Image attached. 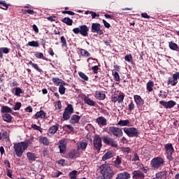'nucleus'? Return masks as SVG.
<instances>
[{"label":"nucleus","instance_id":"nucleus-1","mask_svg":"<svg viewBox=\"0 0 179 179\" xmlns=\"http://www.w3.org/2000/svg\"><path fill=\"white\" fill-rule=\"evenodd\" d=\"M29 148V143L27 142H20L14 143L13 149L15 152L17 157H22L23 153L25 150H27Z\"/></svg>","mask_w":179,"mask_h":179},{"label":"nucleus","instance_id":"nucleus-2","mask_svg":"<svg viewBox=\"0 0 179 179\" xmlns=\"http://www.w3.org/2000/svg\"><path fill=\"white\" fill-rule=\"evenodd\" d=\"M102 176L106 179H111L114 176V171L111 167L107 164H102L100 167Z\"/></svg>","mask_w":179,"mask_h":179},{"label":"nucleus","instance_id":"nucleus-3","mask_svg":"<svg viewBox=\"0 0 179 179\" xmlns=\"http://www.w3.org/2000/svg\"><path fill=\"white\" fill-rule=\"evenodd\" d=\"M73 31L74 34H80L83 37L89 36V28L85 24L74 28Z\"/></svg>","mask_w":179,"mask_h":179},{"label":"nucleus","instance_id":"nucleus-4","mask_svg":"<svg viewBox=\"0 0 179 179\" xmlns=\"http://www.w3.org/2000/svg\"><path fill=\"white\" fill-rule=\"evenodd\" d=\"M150 164L154 170H159V169H162V166L164 164V159L157 157L151 160Z\"/></svg>","mask_w":179,"mask_h":179},{"label":"nucleus","instance_id":"nucleus-5","mask_svg":"<svg viewBox=\"0 0 179 179\" xmlns=\"http://www.w3.org/2000/svg\"><path fill=\"white\" fill-rule=\"evenodd\" d=\"M164 149L166 151V159H168L169 162H173V160H174V157H173V154L174 153V147H173V144H165Z\"/></svg>","mask_w":179,"mask_h":179},{"label":"nucleus","instance_id":"nucleus-6","mask_svg":"<svg viewBox=\"0 0 179 179\" xmlns=\"http://www.w3.org/2000/svg\"><path fill=\"white\" fill-rule=\"evenodd\" d=\"M107 132L109 135H113L114 136H116V138H121L122 137V135H124L122 129L114 126L110 127Z\"/></svg>","mask_w":179,"mask_h":179},{"label":"nucleus","instance_id":"nucleus-7","mask_svg":"<svg viewBox=\"0 0 179 179\" xmlns=\"http://www.w3.org/2000/svg\"><path fill=\"white\" fill-rule=\"evenodd\" d=\"M123 131L129 138H134V136L136 137L139 136V131H138L137 129L134 127H124Z\"/></svg>","mask_w":179,"mask_h":179},{"label":"nucleus","instance_id":"nucleus-8","mask_svg":"<svg viewBox=\"0 0 179 179\" xmlns=\"http://www.w3.org/2000/svg\"><path fill=\"white\" fill-rule=\"evenodd\" d=\"M103 142L108 146H111V148H118V143L114 138L108 137V136H104L103 138Z\"/></svg>","mask_w":179,"mask_h":179},{"label":"nucleus","instance_id":"nucleus-9","mask_svg":"<svg viewBox=\"0 0 179 179\" xmlns=\"http://www.w3.org/2000/svg\"><path fill=\"white\" fill-rule=\"evenodd\" d=\"M92 33H96L99 36H103L104 31L101 29V25L99 23H92L91 27Z\"/></svg>","mask_w":179,"mask_h":179},{"label":"nucleus","instance_id":"nucleus-10","mask_svg":"<svg viewBox=\"0 0 179 179\" xmlns=\"http://www.w3.org/2000/svg\"><path fill=\"white\" fill-rule=\"evenodd\" d=\"M94 146L96 149L97 152H100V150L101 149V146H103V145L101 144V138H100V136L99 135L94 136Z\"/></svg>","mask_w":179,"mask_h":179},{"label":"nucleus","instance_id":"nucleus-11","mask_svg":"<svg viewBox=\"0 0 179 179\" xmlns=\"http://www.w3.org/2000/svg\"><path fill=\"white\" fill-rule=\"evenodd\" d=\"M159 104H161V106H163L164 108H173V107H174V106H176L177 103L174 101H160Z\"/></svg>","mask_w":179,"mask_h":179},{"label":"nucleus","instance_id":"nucleus-12","mask_svg":"<svg viewBox=\"0 0 179 179\" xmlns=\"http://www.w3.org/2000/svg\"><path fill=\"white\" fill-rule=\"evenodd\" d=\"M59 152L62 155H65L66 153V141L65 139L60 140L59 141Z\"/></svg>","mask_w":179,"mask_h":179},{"label":"nucleus","instance_id":"nucleus-13","mask_svg":"<svg viewBox=\"0 0 179 179\" xmlns=\"http://www.w3.org/2000/svg\"><path fill=\"white\" fill-rule=\"evenodd\" d=\"M133 179H145V173L141 171H134L133 172Z\"/></svg>","mask_w":179,"mask_h":179},{"label":"nucleus","instance_id":"nucleus-14","mask_svg":"<svg viewBox=\"0 0 179 179\" xmlns=\"http://www.w3.org/2000/svg\"><path fill=\"white\" fill-rule=\"evenodd\" d=\"M134 99L136 106H141L145 104V101L143 100V99H142V97H141V96L134 95Z\"/></svg>","mask_w":179,"mask_h":179},{"label":"nucleus","instance_id":"nucleus-15","mask_svg":"<svg viewBox=\"0 0 179 179\" xmlns=\"http://www.w3.org/2000/svg\"><path fill=\"white\" fill-rule=\"evenodd\" d=\"M58 129H59V124H56L49 128L48 134H50V135H55Z\"/></svg>","mask_w":179,"mask_h":179},{"label":"nucleus","instance_id":"nucleus-16","mask_svg":"<svg viewBox=\"0 0 179 179\" xmlns=\"http://www.w3.org/2000/svg\"><path fill=\"white\" fill-rule=\"evenodd\" d=\"M96 122L98 123L100 127H105V125H107V119L103 116H101L96 118Z\"/></svg>","mask_w":179,"mask_h":179},{"label":"nucleus","instance_id":"nucleus-17","mask_svg":"<svg viewBox=\"0 0 179 179\" xmlns=\"http://www.w3.org/2000/svg\"><path fill=\"white\" fill-rule=\"evenodd\" d=\"M39 143H41L44 146H48L50 145V139L45 136H40Z\"/></svg>","mask_w":179,"mask_h":179},{"label":"nucleus","instance_id":"nucleus-18","mask_svg":"<svg viewBox=\"0 0 179 179\" xmlns=\"http://www.w3.org/2000/svg\"><path fill=\"white\" fill-rule=\"evenodd\" d=\"M94 96L97 100H104L106 99V94L103 91H96Z\"/></svg>","mask_w":179,"mask_h":179},{"label":"nucleus","instance_id":"nucleus-19","mask_svg":"<svg viewBox=\"0 0 179 179\" xmlns=\"http://www.w3.org/2000/svg\"><path fill=\"white\" fill-rule=\"evenodd\" d=\"M84 103L88 106H91V107H96V102H94V101L92 100L88 96H85Z\"/></svg>","mask_w":179,"mask_h":179},{"label":"nucleus","instance_id":"nucleus-20","mask_svg":"<svg viewBox=\"0 0 179 179\" xmlns=\"http://www.w3.org/2000/svg\"><path fill=\"white\" fill-rule=\"evenodd\" d=\"M80 120V116L78 115H72L70 120V122L71 124H78Z\"/></svg>","mask_w":179,"mask_h":179},{"label":"nucleus","instance_id":"nucleus-21","mask_svg":"<svg viewBox=\"0 0 179 179\" xmlns=\"http://www.w3.org/2000/svg\"><path fill=\"white\" fill-rule=\"evenodd\" d=\"M156 178L158 179H167V171H161L156 173Z\"/></svg>","mask_w":179,"mask_h":179},{"label":"nucleus","instance_id":"nucleus-22","mask_svg":"<svg viewBox=\"0 0 179 179\" xmlns=\"http://www.w3.org/2000/svg\"><path fill=\"white\" fill-rule=\"evenodd\" d=\"M111 157H114V153L113 152V151H108L102 157V160H108V159H111Z\"/></svg>","mask_w":179,"mask_h":179},{"label":"nucleus","instance_id":"nucleus-23","mask_svg":"<svg viewBox=\"0 0 179 179\" xmlns=\"http://www.w3.org/2000/svg\"><path fill=\"white\" fill-rule=\"evenodd\" d=\"M78 150H73L69 152L68 156H69V159H73H73H76V157H78Z\"/></svg>","mask_w":179,"mask_h":179},{"label":"nucleus","instance_id":"nucleus-24","mask_svg":"<svg viewBox=\"0 0 179 179\" xmlns=\"http://www.w3.org/2000/svg\"><path fill=\"white\" fill-rule=\"evenodd\" d=\"M169 45L171 50H173V51H179V47L178 45H177V43L171 41L169 43Z\"/></svg>","mask_w":179,"mask_h":179},{"label":"nucleus","instance_id":"nucleus-25","mask_svg":"<svg viewBox=\"0 0 179 179\" xmlns=\"http://www.w3.org/2000/svg\"><path fill=\"white\" fill-rule=\"evenodd\" d=\"M34 118H36V120H38V118H45V112H44V110H41L39 112H37L35 115H34Z\"/></svg>","mask_w":179,"mask_h":179},{"label":"nucleus","instance_id":"nucleus-26","mask_svg":"<svg viewBox=\"0 0 179 179\" xmlns=\"http://www.w3.org/2000/svg\"><path fill=\"white\" fill-rule=\"evenodd\" d=\"M27 157L29 159V162H36V159H37V157H36V154L28 152L27 153Z\"/></svg>","mask_w":179,"mask_h":179},{"label":"nucleus","instance_id":"nucleus-27","mask_svg":"<svg viewBox=\"0 0 179 179\" xmlns=\"http://www.w3.org/2000/svg\"><path fill=\"white\" fill-rule=\"evenodd\" d=\"M86 148H87V142L80 141L78 143V150H85V149H86Z\"/></svg>","mask_w":179,"mask_h":179},{"label":"nucleus","instance_id":"nucleus-28","mask_svg":"<svg viewBox=\"0 0 179 179\" xmlns=\"http://www.w3.org/2000/svg\"><path fill=\"white\" fill-rule=\"evenodd\" d=\"M27 47H35L36 48H37L40 47V43L37 41H32L28 42V43L27 44Z\"/></svg>","mask_w":179,"mask_h":179},{"label":"nucleus","instance_id":"nucleus-29","mask_svg":"<svg viewBox=\"0 0 179 179\" xmlns=\"http://www.w3.org/2000/svg\"><path fill=\"white\" fill-rule=\"evenodd\" d=\"M153 87H155V83L152 80H150L147 83V90L148 92H153Z\"/></svg>","mask_w":179,"mask_h":179},{"label":"nucleus","instance_id":"nucleus-30","mask_svg":"<svg viewBox=\"0 0 179 179\" xmlns=\"http://www.w3.org/2000/svg\"><path fill=\"white\" fill-rule=\"evenodd\" d=\"M117 125L120 127H129V121L128 120H120L117 122Z\"/></svg>","mask_w":179,"mask_h":179},{"label":"nucleus","instance_id":"nucleus-31","mask_svg":"<svg viewBox=\"0 0 179 179\" xmlns=\"http://www.w3.org/2000/svg\"><path fill=\"white\" fill-rule=\"evenodd\" d=\"M1 113L2 114H7V113H12V108L6 106H2L1 109Z\"/></svg>","mask_w":179,"mask_h":179},{"label":"nucleus","instance_id":"nucleus-32","mask_svg":"<svg viewBox=\"0 0 179 179\" xmlns=\"http://www.w3.org/2000/svg\"><path fill=\"white\" fill-rule=\"evenodd\" d=\"M3 121L6 122H12V115L8 113H5L2 115Z\"/></svg>","mask_w":179,"mask_h":179},{"label":"nucleus","instance_id":"nucleus-33","mask_svg":"<svg viewBox=\"0 0 179 179\" xmlns=\"http://www.w3.org/2000/svg\"><path fill=\"white\" fill-rule=\"evenodd\" d=\"M8 8H9V4H7L6 1H0V9H3V10H8Z\"/></svg>","mask_w":179,"mask_h":179},{"label":"nucleus","instance_id":"nucleus-34","mask_svg":"<svg viewBox=\"0 0 179 179\" xmlns=\"http://www.w3.org/2000/svg\"><path fill=\"white\" fill-rule=\"evenodd\" d=\"M15 96H17V97H20V94H23V93H24V91L19 87H15Z\"/></svg>","mask_w":179,"mask_h":179},{"label":"nucleus","instance_id":"nucleus-35","mask_svg":"<svg viewBox=\"0 0 179 179\" xmlns=\"http://www.w3.org/2000/svg\"><path fill=\"white\" fill-rule=\"evenodd\" d=\"M9 49L8 48H0V58H3V54H8Z\"/></svg>","mask_w":179,"mask_h":179},{"label":"nucleus","instance_id":"nucleus-36","mask_svg":"<svg viewBox=\"0 0 179 179\" xmlns=\"http://www.w3.org/2000/svg\"><path fill=\"white\" fill-rule=\"evenodd\" d=\"M85 15H91L92 19H96V17H99L100 16L99 14L93 11H90V10L85 11Z\"/></svg>","mask_w":179,"mask_h":179},{"label":"nucleus","instance_id":"nucleus-37","mask_svg":"<svg viewBox=\"0 0 179 179\" xmlns=\"http://www.w3.org/2000/svg\"><path fill=\"white\" fill-rule=\"evenodd\" d=\"M71 115H72V113L64 110L63 113V118L64 120L68 121V120L71 119Z\"/></svg>","mask_w":179,"mask_h":179},{"label":"nucleus","instance_id":"nucleus-38","mask_svg":"<svg viewBox=\"0 0 179 179\" xmlns=\"http://www.w3.org/2000/svg\"><path fill=\"white\" fill-rule=\"evenodd\" d=\"M64 111H67V113L73 114V106L71 103H68L67 106L64 109Z\"/></svg>","mask_w":179,"mask_h":179},{"label":"nucleus","instance_id":"nucleus-39","mask_svg":"<svg viewBox=\"0 0 179 179\" xmlns=\"http://www.w3.org/2000/svg\"><path fill=\"white\" fill-rule=\"evenodd\" d=\"M49 22H55L56 23H59V18L57 16H50L47 17Z\"/></svg>","mask_w":179,"mask_h":179},{"label":"nucleus","instance_id":"nucleus-40","mask_svg":"<svg viewBox=\"0 0 179 179\" xmlns=\"http://www.w3.org/2000/svg\"><path fill=\"white\" fill-rule=\"evenodd\" d=\"M29 65H31V66H33L34 69H36V71H37L38 72H40V73L43 72V69L38 68V65H37V64H34L33 63V62H29Z\"/></svg>","mask_w":179,"mask_h":179},{"label":"nucleus","instance_id":"nucleus-41","mask_svg":"<svg viewBox=\"0 0 179 179\" xmlns=\"http://www.w3.org/2000/svg\"><path fill=\"white\" fill-rule=\"evenodd\" d=\"M80 55L85 58L90 57V53L85 49H80Z\"/></svg>","mask_w":179,"mask_h":179},{"label":"nucleus","instance_id":"nucleus-42","mask_svg":"<svg viewBox=\"0 0 179 179\" xmlns=\"http://www.w3.org/2000/svg\"><path fill=\"white\" fill-rule=\"evenodd\" d=\"M122 162V158L120 157V156H117L116 159L114 162L115 166L118 167V166L121 165Z\"/></svg>","mask_w":179,"mask_h":179},{"label":"nucleus","instance_id":"nucleus-43","mask_svg":"<svg viewBox=\"0 0 179 179\" xmlns=\"http://www.w3.org/2000/svg\"><path fill=\"white\" fill-rule=\"evenodd\" d=\"M78 75H79L80 78H81V79H83V80H85L86 82H87L89 80V77H87V76H86V74H85V73L80 71V72H78Z\"/></svg>","mask_w":179,"mask_h":179},{"label":"nucleus","instance_id":"nucleus-44","mask_svg":"<svg viewBox=\"0 0 179 179\" xmlns=\"http://www.w3.org/2000/svg\"><path fill=\"white\" fill-rule=\"evenodd\" d=\"M60 40L62 43V47H65V48H67L68 44H66V38H65V36H62Z\"/></svg>","mask_w":179,"mask_h":179},{"label":"nucleus","instance_id":"nucleus-45","mask_svg":"<svg viewBox=\"0 0 179 179\" xmlns=\"http://www.w3.org/2000/svg\"><path fill=\"white\" fill-rule=\"evenodd\" d=\"M36 58H38V59H45V57H44V54L43 52H38L35 54Z\"/></svg>","mask_w":179,"mask_h":179},{"label":"nucleus","instance_id":"nucleus-46","mask_svg":"<svg viewBox=\"0 0 179 179\" xmlns=\"http://www.w3.org/2000/svg\"><path fill=\"white\" fill-rule=\"evenodd\" d=\"M113 79L115 80V82H120V74H118V72L114 71L113 72Z\"/></svg>","mask_w":179,"mask_h":179},{"label":"nucleus","instance_id":"nucleus-47","mask_svg":"<svg viewBox=\"0 0 179 179\" xmlns=\"http://www.w3.org/2000/svg\"><path fill=\"white\" fill-rule=\"evenodd\" d=\"M78 171H73L69 173V177L71 179H76V176H77Z\"/></svg>","mask_w":179,"mask_h":179},{"label":"nucleus","instance_id":"nucleus-48","mask_svg":"<svg viewBox=\"0 0 179 179\" xmlns=\"http://www.w3.org/2000/svg\"><path fill=\"white\" fill-rule=\"evenodd\" d=\"M6 139V141H9V134H8V131H4L3 134H1V138Z\"/></svg>","mask_w":179,"mask_h":179},{"label":"nucleus","instance_id":"nucleus-49","mask_svg":"<svg viewBox=\"0 0 179 179\" xmlns=\"http://www.w3.org/2000/svg\"><path fill=\"white\" fill-rule=\"evenodd\" d=\"M65 90H66V88H65L64 85H60L59 87V92L60 93V94H65Z\"/></svg>","mask_w":179,"mask_h":179},{"label":"nucleus","instance_id":"nucleus-50","mask_svg":"<svg viewBox=\"0 0 179 179\" xmlns=\"http://www.w3.org/2000/svg\"><path fill=\"white\" fill-rule=\"evenodd\" d=\"M117 102L120 103H123L124 102V94H121L120 95H118L117 96Z\"/></svg>","mask_w":179,"mask_h":179},{"label":"nucleus","instance_id":"nucleus-51","mask_svg":"<svg viewBox=\"0 0 179 179\" xmlns=\"http://www.w3.org/2000/svg\"><path fill=\"white\" fill-rule=\"evenodd\" d=\"M130 161L131 162H138V161H139V156L138 155V153L135 152L132 159L130 158Z\"/></svg>","mask_w":179,"mask_h":179},{"label":"nucleus","instance_id":"nucleus-52","mask_svg":"<svg viewBox=\"0 0 179 179\" xmlns=\"http://www.w3.org/2000/svg\"><path fill=\"white\" fill-rule=\"evenodd\" d=\"M31 128H33V129H35V131H39V132H43V129L41 127L37 126L36 124H32Z\"/></svg>","mask_w":179,"mask_h":179},{"label":"nucleus","instance_id":"nucleus-53","mask_svg":"<svg viewBox=\"0 0 179 179\" xmlns=\"http://www.w3.org/2000/svg\"><path fill=\"white\" fill-rule=\"evenodd\" d=\"M128 107L130 111H133V110H135V103H134V101H131Z\"/></svg>","mask_w":179,"mask_h":179},{"label":"nucleus","instance_id":"nucleus-54","mask_svg":"<svg viewBox=\"0 0 179 179\" xmlns=\"http://www.w3.org/2000/svg\"><path fill=\"white\" fill-rule=\"evenodd\" d=\"M62 22H63V23H73V21L69 17H64L62 20Z\"/></svg>","mask_w":179,"mask_h":179},{"label":"nucleus","instance_id":"nucleus-55","mask_svg":"<svg viewBox=\"0 0 179 179\" xmlns=\"http://www.w3.org/2000/svg\"><path fill=\"white\" fill-rule=\"evenodd\" d=\"M20 107H22V103L17 102L15 103V107L13 108V110H15V111L17 110H20Z\"/></svg>","mask_w":179,"mask_h":179},{"label":"nucleus","instance_id":"nucleus-56","mask_svg":"<svg viewBox=\"0 0 179 179\" xmlns=\"http://www.w3.org/2000/svg\"><path fill=\"white\" fill-rule=\"evenodd\" d=\"M124 60L127 62H131L132 61V55H127L124 57Z\"/></svg>","mask_w":179,"mask_h":179},{"label":"nucleus","instance_id":"nucleus-57","mask_svg":"<svg viewBox=\"0 0 179 179\" xmlns=\"http://www.w3.org/2000/svg\"><path fill=\"white\" fill-rule=\"evenodd\" d=\"M52 82L55 83V85H56V86L59 85V83H61L59 82V78H52Z\"/></svg>","mask_w":179,"mask_h":179},{"label":"nucleus","instance_id":"nucleus-58","mask_svg":"<svg viewBox=\"0 0 179 179\" xmlns=\"http://www.w3.org/2000/svg\"><path fill=\"white\" fill-rule=\"evenodd\" d=\"M99 66H94L92 67V70L93 71L94 73H99Z\"/></svg>","mask_w":179,"mask_h":179},{"label":"nucleus","instance_id":"nucleus-59","mask_svg":"<svg viewBox=\"0 0 179 179\" xmlns=\"http://www.w3.org/2000/svg\"><path fill=\"white\" fill-rule=\"evenodd\" d=\"M141 16L144 17V19H153L152 18V17L149 16L146 13H141Z\"/></svg>","mask_w":179,"mask_h":179},{"label":"nucleus","instance_id":"nucleus-60","mask_svg":"<svg viewBox=\"0 0 179 179\" xmlns=\"http://www.w3.org/2000/svg\"><path fill=\"white\" fill-rule=\"evenodd\" d=\"M63 13L67 14V15H71V16H73L75 15L74 12L70 11V10H64V11H63Z\"/></svg>","mask_w":179,"mask_h":179},{"label":"nucleus","instance_id":"nucleus-61","mask_svg":"<svg viewBox=\"0 0 179 179\" xmlns=\"http://www.w3.org/2000/svg\"><path fill=\"white\" fill-rule=\"evenodd\" d=\"M24 13H28L29 15H33V13H34V10H25Z\"/></svg>","mask_w":179,"mask_h":179},{"label":"nucleus","instance_id":"nucleus-62","mask_svg":"<svg viewBox=\"0 0 179 179\" xmlns=\"http://www.w3.org/2000/svg\"><path fill=\"white\" fill-rule=\"evenodd\" d=\"M27 113H33V108L29 106L26 109Z\"/></svg>","mask_w":179,"mask_h":179},{"label":"nucleus","instance_id":"nucleus-63","mask_svg":"<svg viewBox=\"0 0 179 179\" xmlns=\"http://www.w3.org/2000/svg\"><path fill=\"white\" fill-rule=\"evenodd\" d=\"M32 27H33V30L35 31V33H38V27H37V25H36V24H34L33 26H32Z\"/></svg>","mask_w":179,"mask_h":179},{"label":"nucleus","instance_id":"nucleus-64","mask_svg":"<svg viewBox=\"0 0 179 179\" xmlns=\"http://www.w3.org/2000/svg\"><path fill=\"white\" fill-rule=\"evenodd\" d=\"M123 152L124 153H129L131 152V148H125L124 149H123Z\"/></svg>","mask_w":179,"mask_h":179}]
</instances>
